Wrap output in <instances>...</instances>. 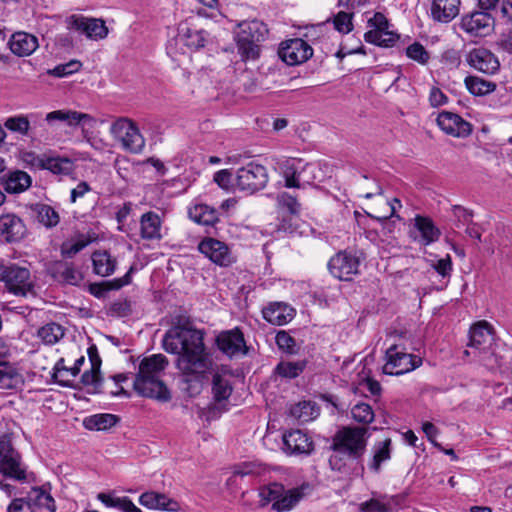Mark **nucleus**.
<instances>
[{
  "label": "nucleus",
  "instance_id": "nucleus-1",
  "mask_svg": "<svg viewBox=\"0 0 512 512\" xmlns=\"http://www.w3.org/2000/svg\"><path fill=\"white\" fill-rule=\"evenodd\" d=\"M162 343L166 352L178 355L176 366L186 381L200 384L210 367L202 332L189 325H175L165 333Z\"/></svg>",
  "mask_w": 512,
  "mask_h": 512
},
{
  "label": "nucleus",
  "instance_id": "nucleus-2",
  "mask_svg": "<svg viewBox=\"0 0 512 512\" xmlns=\"http://www.w3.org/2000/svg\"><path fill=\"white\" fill-rule=\"evenodd\" d=\"M468 346L477 352L478 361L489 370L507 368L512 351L494 341L493 327L485 320L471 326Z\"/></svg>",
  "mask_w": 512,
  "mask_h": 512
},
{
  "label": "nucleus",
  "instance_id": "nucleus-3",
  "mask_svg": "<svg viewBox=\"0 0 512 512\" xmlns=\"http://www.w3.org/2000/svg\"><path fill=\"white\" fill-rule=\"evenodd\" d=\"M168 365V360L163 354H153L141 360L138 373L133 383L134 390L142 397L167 402L171 395L163 381L161 373Z\"/></svg>",
  "mask_w": 512,
  "mask_h": 512
},
{
  "label": "nucleus",
  "instance_id": "nucleus-4",
  "mask_svg": "<svg viewBox=\"0 0 512 512\" xmlns=\"http://www.w3.org/2000/svg\"><path fill=\"white\" fill-rule=\"evenodd\" d=\"M367 429L360 426H343L332 438L331 449L352 461H360L367 447Z\"/></svg>",
  "mask_w": 512,
  "mask_h": 512
},
{
  "label": "nucleus",
  "instance_id": "nucleus-5",
  "mask_svg": "<svg viewBox=\"0 0 512 512\" xmlns=\"http://www.w3.org/2000/svg\"><path fill=\"white\" fill-rule=\"evenodd\" d=\"M268 28L257 19L241 21L234 31L237 49L243 59H256L259 56V43L266 39Z\"/></svg>",
  "mask_w": 512,
  "mask_h": 512
},
{
  "label": "nucleus",
  "instance_id": "nucleus-6",
  "mask_svg": "<svg viewBox=\"0 0 512 512\" xmlns=\"http://www.w3.org/2000/svg\"><path fill=\"white\" fill-rule=\"evenodd\" d=\"M386 363L383 373L387 375H403L419 368L423 360L420 356L406 352V348L399 344L391 345L385 353Z\"/></svg>",
  "mask_w": 512,
  "mask_h": 512
},
{
  "label": "nucleus",
  "instance_id": "nucleus-7",
  "mask_svg": "<svg viewBox=\"0 0 512 512\" xmlns=\"http://www.w3.org/2000/svg\"><path fill=\"white\" fill-rule=\"evenodd\" d=\"M363 254L348 250H340L335 253L327 263L329 273L337 280L352 281L360 274Z\"/></svg>",
  "mask_w": 512,
  "mask_h": 512
},
{
  "label": "nucleus",
  "instance_id": "nucleus-8",
  "mask_svg": "<svg viewBox=\"0 0 512 512\" xmlns=\"http://www.w3.org/2000/svg\"><path fill=\"white\" fill-rule=\"evenodd\" d=\"M367 25L371 29L364 33L365 42L381 48H393L400 42V35L389 30L390 23L383 13H374Z\"/></svg>",
  "mask_w": 512,
  "mask_h": 512
},
{
  "label": "nucleus",
  "instance_id": "nucleus-9",
  "mask_svg": "<svg viewBox=\"0 0 512 512\" xmlns=\"http://www.w3.org/2000/svg\"><path fill=\"white\" fill-rule=\"evenodd\" d=\"M110 133L122 148L131 153L142 152L145 140L137 125L128 118L117 119L110 127Z\"/></svg>",
  "mask_w": 512,
  "mask_h": 512
},
{
  "label": "nucleus",
  "instance_id": "nucleus-10",
  "mask_svg": "<svg viewBox=\"0 0 512 512\" xmlns=\"http://www.w3.org/2000/svg\"><path fill=\"white\" fill-rule=\"evenodd\" d=\"M268 180L267 168L253 161L239 168L236 173V187L248 194L265 188Z\"/></svg>",
  "mask_w": 512,
  "mask_h": 512
},
{
  "label": "nucleus",
  "instance_id": "nucleus-11",
  "mask_svg": "<svg viewBox=\"0 0 512 512\" xmlns=\"http://www.w3.org/2000/svg\"><path fill=\"white\" fill-rule=\"evenodd\" d=\"M6 274L5 287L15 296L35 297L37 295L36 282L29 269L18 265H10Z\"/></svg>",
  "mask_w": 512,
  "mask_h": 512
},
{
  "label": "nucleus",
  "instance_id": "nucleus-12",
  "mask_svg": "<svg viewBox=\"0 0 512 512\" xmlns=\"http://www.w3.org/2000/svg\"><path fill=\"white\" fill-rule=\"evenodd\" d=\"M495 19L490 12L473 10L462 15L460 29L470 37H486L494 30Z\"/></svg>",
  "mask_w": 512,
  "mask_h": 512
},
{
  "label": "nucleus",
  "instance_id": "nucleus-13",
  "mask_svg": "<svg viewBox=\"0 0 512 512\" xmlns=\"http://www.w3.org/2000/svg\"><path fill=\"white\" fill-rule=\"evenodd\" d=\"M66 28L85 35L88 39L99 41L107 37L109 30L102 19L73 14L65 19Z\"/></svg>",
  "mask_w": 512,
  "mask_h": 512
},
{
  "label": "nucleus",
  "instance_id": "nucleus-14",
  "mask_svg": "<svg viewBox=\"0 0 512 512\" xmlns=\"http://www.w3.org/2000/svg\"><path fill=\"white\" fill-rule=\"evenodd\" d=\"M233 391L232 373L229 369L222 367L212 377V394L214 404L212 409L220 412L226 411V403Z\"/></svg>",
  "mask_w": 512,
  "mask_h": 512
},
{
  "label": "nucleus",
  "instance_id": "nucleus-15",
  "mask_svg": "<svg viewBox=\"0 0 512 512\" xmlns=\"http://www.w3.org/2000/svg\"><path fill=\"white\" fill-rule=\"evenodd\" d=\"M45 121L50 128H55L57 122H64L69 127L80 126L83 130L95 127L96 120L90 114L74 110H55L45 115Z\"/></svg>",
  "mask_w": 512,
  "mask_h": 512
},
{
  "label": "nucleus",
  "instance_id": "nucleus-16",
  "mask_svg": "<svg viewBox=\"0 0 512 512\" xmlns=\"http://www.w3.org/2000/svg\"><path fill=\"white\" fill-rule=\"evenodd\" d=\"M278 54L285 63L293 66L308 60L313 54V49L304 40L295 38L282 42Z\"/></svg>",
  "mask_w": 512,
  "mask_h": 512
},
{
  "label": "nucleus",
  "instance_id": "nucleus-17",
  "mask_svg": "<svg viewBox=\"0 0 512 512\" xmlns=\"http://www.w3.org/2000/svg\"><path fill=\"white\" fill-rule=\"evenodd\" d=\"M198 250L213 263L227 267L234 262L229 247L222 241L207 237L198 245Z\"/></svg>",
  "mask_w": 512,
  "mask_h": 512
},
{
  "label": "nucleus",
  "instance_id": "nucleus-18",
  "mask_svg": "<svg viewBox=\"0 0 512 512\" xmlns=\"http://www.w3.org/2000/svg\"><path fill=\"white\" fill-rule=\"evenodd\" d=\"M466 61L470 67L487 75L495 74L500 68L497 56L484 47L471 49L466 55Z\"/></svg>",
  "mask_w": 512,
  "mask_h": 512
},
{
  "label": "nucleus",
  "instance_id": "nucleus-19",
  "mask_svg": "<svg viewBox=\"0 0 512 512\" xmlns=\"http://www.w3.org/2000/svg\"><path fill=\"white\" fill-rule=\"evenodd\" d=\"M436 122L444 133L453 137L464 138L472 133L471 123L463 119L460 115L450 111L440 112Z\"/></svg>",
  "mask_w": 512,
  "mask_h": 512
},
{
  "label": "nucleus",
  "instance_id": "nucleus-20",
  "mask_svg": "<svg viewBox=\"0 0 512 512\" xmlns=\"http://www.w3.org/2000/svg\"><path fill=\"white\" fill-rule=\"evenodd\" d=\"M216 342L218 348L229 357H240L247 353L244 335L238 328L221 332Z\"/></svg>",
  "mask_w": 512,
  "mask_h": 512
},
{
  "label": "nucleus",
  "instance_id": "nucleus-21",
  "mask_svg": "<svg viewBox=\"0 0 512 512\" xmlns=\"http://www.w3.org/2000/svg\"><path fill=\"white\" fill-rule=\"evenodd\" d=\"M23 220L13 213L0 216V236L8 243L18 242L26 235Z\"/></svg>",
  "mask_w": 512,
  "mask_h": 512
},
{
  "label": "nucleus",
  "instance_id": "nucleus-22",
  "mask_svg": "<svg viewBox=\"0 0 512 512\" xmlns=\"http://www.w3.org/2000/svg\"><path fill=\"white\" fill-rule=\"evenodd\" d=\"M460 5L461 0H432L429 16L434 22L450 23L458 16Z\"/></svg>",
  "mask_w": 512,
  "mask_h": 512
},
{
  "label": "nucleus",
  "instance_id": "nucleus-23",
  "mask_svg": "<svg viewBox=\"0 0 512 512\" xmlns=\"http://www.w3.org/2000/svg\"><path fill=\"white\" fill-rule=\"evenodd\" d=\"M414 227L419 232V238L414 237L423 246H429L437 242L442 233L434 221L428 217L417 214L414 218Z\"/></svg>",
  "mask_w": 512,
  "mask_h": 512
},
{
  "label": "nucleus",
  "instance_id": "nucleus-24",
  "mask_svg": "<svg viewBox=\"0 0 512 512\" xmlns=\"http://www.w3.org/2000/svg\"><path fill=\"white\" fill-rule=\"evenodd\" d=\"M139 503L150 510H161L176 512L180 510V505L177 501L169 498L163 493L155 491H147L140 495Z\"/></svg>",
  "mask_w": 512,
  "mask_h": 512
},
{
  "label": "nucleus",
  "instance_id": "nucleus-25",
  "mask_svg": "<svg viewBox=\"0 0 512 512\" xmlns=\"http://www.w3.org/2000/svg\"><path fill=\"white\" fill-rule=\"evenodd\" d=\"M284 450L290 454H309L313 443L309 436L301 430H292L283 435Z\"/></svg>",
  "mask_w": 512,
  "mask_h": 512
},
{
  "label": "nucleus",
  "instance_id": "nucleus-26",
  "mask_svg": "<svg viewBox=\"0 0 512 512\" xmlns=\"http://www.w3.org/2000/svg\"><path fill=\"white\" fill-rule=\"evenodd\" d=\"M9 47L13 54L25 57L31 55L39 47V42L35 35L19 31L11 36Z\"/></svg>",
  "mask_w": 512,
  "mask_h": 512
},
{
  "label": "nucleus",
  "instance_id": "nucleus-27",
  "mask_svg": "<svg viewBox=\"0 0 512 512\" xmlns=\"http://www.w3.org/2000/svg\"><path fill=\"white\" fill-rule=\"evenodd\" d=\"M50 274L58 281L78 285L83 280L82 273L72 263L55 261L49 266Z\"/></svg>",
  "mask_w": 512,
  "mask_h": 512
},
{
  "label": "nucleus",
  "instance_id": "nucleus-28",
  "mask_svg": "<svg viewBox=\"0 0 512 512\" xmlns=\"http://www.w3.org/2000/svg\"><path fill=\"white\" fill-rule=\"evenodd\" d=\"M262 314L269 323L281 326L293 319L295 310L285 303L275 302L265 307Z\"/></svg>",
  "mask_w": 512,
  "mask_h": 512
},
{
  "label": "nucleus",
  "instance_id": "nucleus-29",
  "mask_svg": "<svg viewBox=\"0 0 512 512\" xmlns=\"http://www.w3.org/2000/svg\"><path fill=\"white\" fill-rule=\"evenodd\" d=\"M162 222L159 215L153 211L144 213L140 218V235L146 240H160Z\"/></svg>",
  "mask_w": 512,
  "mask_h": 512
},
{
  "label": "nucleus",
  "instance_id": "nucleus-30",
  "mask_svg": "<svg viewBox=\"0 0 512 512\" xmlns=\"http://www.w3.org/2000/svg\"><path fill=\"white\" fill-rule=\"evenodd\" d=\"M189 218L197 224L213 226L218 222V213L213 208L203 203H193L188 209Z\"/></svg>",
  "mask_w": 512,
  "mask_h": 512
},
{
  "label": "nucleus",
  "instance_id": "nucleus-31",
  "mask_svg": "<svg viewBox=\"0 0 512 512\" xmlns=\"http://www.w3.org/2000/svg\"><path fill=\"white\" fill-rule=\"evenodd\" d=\"M23 384V377L9 362L0 359V389H17Z\"/></svg>",
  "mask_w": 512,
  "mask_h": 512
},
{
  "label": "nucleus",
  "instance_id": "nucleus-32",
  "mask_svg": "<svg viewBox=\"0 0 512 512\" xmlns=\"http://www.w3.org/2000/svg\"><path fill=\"white\" fill-rule=\"evenodd\" d=\"M93 272L101 277H107L114 273L117 261L105 250L95 251L92 256Z\"/></svg>",
  "mask_w": 512,
  "mask_h": 512
},
{
  "label": "nucleus",
  "instance_id": "nucleus-33",
  "mask_svg": "<svg viewBox=\"0 0 512 512\" xmlns=\"http://www.w3.org/2000/svg\"><path fill=\"white\" fill-rule=\"evenodd\" d=\"M305 487H297L286 490L283 486V493L276 503L272 505V509L276 512H287L292 510L304 497Z\"/></svg>",
  "mask_w": 512,
  "mask_h": 512
},
{
  "label": "nucleus",
  "instance_id": "nucleus-34",
  "mask_svg": "<svg viewBox=\"0 0 512 512\" xmlns=\"http://www.w3.org/2000/svg\"><path fill=\"white\" fill-rule=\"evenodd\" d=\"M31 183V177L26 172L17 170L7 175L3 186L6 192L17 194L27 190Z\"/></svg>",
  "mask_w": 512,
  "mask_h": 512
},
{
  "label": "nucleus",
  "instance_id": "nucleus-35",
  "mask_svg": "<svg viewBox=\"0 0 512 512\" xmlns=\"http://www.w3.org/2000/svg\"><path fill=\"white\" fill-rule=\"evenodd\" d=\"M301 169H303V163L300 159H290L285 161L282 167V174L285 180V187L299 188L301 186Z\"/></svg>",
  "mask_w": 512,
  "mask_h": 512
},
{
  "label": "nucleus",
  "instance_id": "nucleus-36",
  "mask_svg": "<svg viewBox=\"0 0 512 512\" xmlns=\"http://www.w3.org/2000/svg\"><path fill=\"white\" fill-rule=\"evenodd\" d=\"M464 84L469 93L474 96H486L497 88L495 82L473 75L465 77Z\"/></svg>",
  "mask_w": 512,
  "mask_h": 512
},
{
  "label": "nucleus",
  "instance_id": "nucleus-37",
  "mask_svg": "<svg viewBox=\"0 0 512 512\" xmlns=\"http://www.w3.org/2000/svg\"><path fill=\"white\" fill-rule=\"evenodd\" d=\"M118 417L110 413L94 414L83 420V425L88 430L105 431L116 425Z\"/></svg>",
  "mask_w": 512,
  "mask_h": 512
},
{
  "label": "nucleus",
  "instance_id": "nucleus-38",
  "mask_svg": "<svg viewBox=\"0 0 512 512\" xmlns=\"http://www.w3.org/2000/svg\"><path fill=\"white\" fill-rule=\"evenodd\" d=\"M0 473L6 477L19 481L25 479V470L20 466V458L17 452L9 457L1 459Z\"/></svg>",
  "mask_w": 512,
  "mask_h": 512
},
{
  "label": "nucleus",
  "instance_id": "nucleus-39",
  "mask_svg": "<svg viewBox=\"0 0 512 512\" xmlns=\"http://www.w3.org/2000/svg\"><path fill=\"white\" fill-rule=\"evenodd\" d=\"M74 162L67 157L46 155L44 168L56 175H69L74 171Z\"/></svg>",
  "mask_w": 512,
  "mask_h": 512
},
{
  "label": "nucleus",
  "instance_id": "nucleus-40",
  "mask_svg": "<svg viewBox=\"0 0 512 512\" xmlns=\"http://www.w3.org/2000/svg\"><path fill=\"white\" fill-rule=\"evenodd\" d=\"M64 334V328L55 322L47 323L40 327L37 331V337L45 345L56 344L60 339L64 337Z\"/></svg>",
  "mask_w": 512,
  "mask_h": 512
},
{
  "label": "nucleus",
  "instance_id": "nucleus-41",
  "mask_svg": "<svg viewBox=\"0 0 512 512\" xmlns=\"http://www.w3.org/2000/svg\"><path fill=\"white\" fill-rule=\"evenodd\" d=\"M27 499L31 502V506L33 508H45L48 512L56 511V505L53 497L42 488H33L28 493Z\"/></svg>",
  "mask_w": 512,
  "mask_h": 512
},
{
  "label": "nucleus",
  "instance_id": "nucleus-42",
  "mask_svg": "<svg viewBox=\"0 0 512 512\" xmlns=\"http://www.w3.org/2000/svg\"><path fill=\"white\" fill-rule=\"evenodd\" d=\"M317 409L310 401H301L291 406L289 415L301 423L313 420L316 417Z\"/></svg>",
  "mask_w": 512,
  "mask_h": 512
},
{
  "label": "nucleus",
  "instance_id": "nucleus-43",
  "mask_svg": "<svg viewBox=\"0 0 512 512\" xmlns=\"http://www.w3.org/2000/svg\"><path fill=\"white\" fill-rule=\"evenodd\" d=\"M37 214V220L46 228H53L60 222V216L58 212L47 204H39L35 207Z\"/></svg>",
  "mask_w": 512,
  "mask_h": 512
},
{
  "label": "nucleus",
  "instance_id": "nucleus-44",
  "mask_svg": "<svg viewBox=\"0 0 512 512\" xmlns=\"http://www.w3.org/2000/svg\"><path fill=\"white\" fill-rule=\"evenodd\" d=\"M391 444L390 438H386L378 444L369 468L374 472H379L381 464L391 458Z\"/></svg>",
  "mask_w": 512,
  "mask_h": 512
},
{
  "label": "nucleus",
  "instance_id": "nucleus-45",
  "mask_svg": "<svg viewBox=\"0 0 512 512\" xmlns=\"http://www.w3.org/2000/svg\"><path fill=\"white\" fill-rule=\"evenodd\" d=\"M178 41L190 49H199L204 47L206 37L202 30L187 28L179 35Z\"/></svg>",
  "mask_w": 512,
  "mask_h": 512
},
{
  "label": "nucleus",
  "instance_id": "nucleus-46",
  "mask_svg": "<svg viewBox=\"0 0 512 512\" xmlns=\"http://www.w3.org/2000/svg\"><path fill=\"white\" fill-rule=\"evenodd\" d=\"M281 493H283V485L279 483H271L269 485H265L259 488L258 495L260 498V505L262 507L268 505L269 503H276L279 497H281Z\"/></svg>",
  "mask_w": 512,
  "mask_h": 512
},
{
  "label": "nucleus",
  "instance_id": "nucleus-47",
  "mask_svg": "<svg viewBox=\"0 0 512 512\" xmlns=\"http://www.w3.org/2000/svg\"><path fill=\"white\" fill-rule=\"evenodd\" d=\"M258 466L253 462H244L233 467L232 475L227 479L226 485L233 487L237 485L238 478L258 473Z\"/></svg>",
  "mask_w": 512,
  "mask_h": 512
},
{
  "label": "nucleus",
  "instance_id": "nucleus-48",
  "mask_svg": "<svg viewBox=\"0 0 512 512\" xmlns=\"http://www.w3.org/2000/svg\"><path fill=\"white\" fill-rule=\"evenodd\" d=\"M278 208L291 216H297L300 213L301 205L296 196L287 192H281L277 195Z\"/></svg>",
  "mask_w": 512,
  "mask_h": 512
},
{
  "label": "nucleus",
  "instance_id": "nucleus-49",
  "mask_svg": "<svg viewBox=\"0 0 512 512\" xmlns=\"http://www.w3.org/2000/svg\"><path fill=\"white\" fill-rule=\"evenodd\" d=\"M353 419L358 423L369 424L374 420V411L367 403H358L351 409Z\"/></svg>",
  "mask_w": 512,
  "mask_h": 512
},
{
  "label": "nucleus",
  "instance_id": "nucleus-50",
  "mask_svg": "<svg viewBox=\"0 0 512 512\" xmlns=\"http://www.w3.org/2000/svg\"><path fill=\"white\" fill-rule=\"evenodd\" d=\"M93 241L89 236H80L76 241L72 243H64L61 248V253L66 258H71L84 249Z\"/></svg>",
  "mask_w": 512,
  "mask_h": 512
},
{
  "label": "nucleus",
  "instance_id": "nucleus-51",
  "mask_svg": "<svg viewBox=\"0 0 512 512\" xmlns=\"http://www.w3.org/2000/svg\"><path fill=\"white\" fill-rule=\"evenodd\" d=\"M406 56L421 65L427 64L430 58L425 47L419 42H414L406 48Z\"/></svg>",
  "mask_w": 512,
  "mask_h": 512
},
{
  "label": "nucleus",
  "instance_id": "nucleus-52",
  "mask_svg": "<svg viewBox=\"0 0 512 512\" xmlns=\"http://www.w3.org/2000/svg\"><path fill=\"white\" fill-rule=\"evenodd\" d=\"M100 380V360L91 359V368L82 374L81 382L85 386H97Z\"/></svg>",
  "mask_w": 512,
  "mask_h": 512
},
{
  "label": "nucleus",
  "instance_id": "nucleus-53",
  "mask_svg": "<svg viewBox=\"0 0 512 512\" xmlns=\"http://www.w3.org/2000/svg\"><path fill=\"white\" fill-rule=\"evenodd\" d=\"M4 125L10 131L19 132L22 135H27L30 129V122L28 118L23 115L8 118Z\"/></svg>",
  "mask_w": 512,
  "mask_h": 512
},
{
  "label": "nucleus",
  "instance_id": "nucleus-54",
  "mask_svg": "<svg viewBox=\"0 0 512 512\" xmlns=\"http://www.w3.org/2000/svg\"><path fill=\"white\" fill-rule=\"evenodd\" d=\"M452 212L455 217L454 225L456 228L461 229V228H465L469 224H472V222H473L472 211H469L460 205H454V206H452Z\"/></svg>",
  "mask_w": 512,
  "mask_h": 512
},
{
  "label": "nucleus",
  "instance_id": "nucleus-55",
  "mask_svg": "<svg viewBox=\"0 0 512 512\" xmlns=\"http://www.w3.org/2000/svg\"><path fill=\"white\" fill-rule=\"evenodd\" d=\"M82 67V63L79 60H71L64 64H59L54 67L49 73L55 77H66L73 73L78 72Z\"/></svg>",
  "mask_w": 512,
  "mask_h": 512
},
{
  "label": "nucleus",
  "instance_id": "nucleus-56",
  "mask_svg": "<svg viewBox=\"0 0 512 512\" xmlns=\"http://www.w3.org/2000/svg\"><path fill=\"white\" fill-rule=\"evenodd\" d=\"M302 370V364L293 362H280L275 368V372L278 375L290 379L297 377L302 372Z\"/></svg>",
  "mask_w": 512,
  "mask_h": 512
},
{
  "label": "nucleus",
  "instance_id": "nucleus-57",
  "mask_svg": "<svg viewBox=\"0 0 512 512\" xmlns=\"http://www.w3.org/2000/svg\"><path fill=\"white\" fill-rule=\"evenodd\" d=\"M109 313L115 317H126L132 313L131 302L127 299H118L111 303Z\"/></svg>",
  "mask_w": 512,
  "mask_h": 512
},
{
  "label": "nucleus",
  "instance_id": "nucleus-58",
  "mask_svg": "<svg viewBox=\"0 0 512 512\" xmlns=\"http://www.w3.org/2000/svg\"><path fill=\"white\" fill-rule=\"evenodd\" d=\"M275 341L279 349L293 354L296 352V342L286 331H279L276 334Z\"/></svg>",
  "mask_w": 512,
  "mask_h": 512
},
{
  "label": "nucleus",
  "instance_id": "nucleus-59",
  "mask_svg": "<svg viewBox=\"0 0 512 512\" xmlns=\"http://www.w3.org/2000/svg\"><path fill=\"white\" fill-rule=\"evenodd\" d=\"M334 27L341 33H349L353 29L352 14L339 12L334 18Z\"/></svg>",
  "mask_w": 512,
  "mask_h": 512
},
{
  "label": "nucleus",
  "instance_id": "nucleus-60",
  "mask_svg": "<svg viewBox=\"0 0 512 512\" xmlns=\"http://www.w3.org/2000/svg\"><path fill=\"white\" fill-rule=\"evenodd\" d=\"M359 509L361 512H392L389 505L374 498L362 502Z\"/></svg>",
  "mask_w": 512,
  "mask_h": 512
},
{
  "label": "nucleus",
  "instance_id": "nucleus-61",
  "mask_svg": "<svg viewBox=\"0 0 512 512\" xmlns=\"http://www.w3.org/2000/svg\"><path fill=\"white\" fill-rule=\"evenodd\" d=\"M213 180L222 189L228 190L232 187V173L228 169L216 172Z\"/></svg>",
  "mask_w": 512,
  "mask_h": 512
},
{
  "label": "nucleus",
  "instance_id": "nucleus-62",
  "mask_svg": "<svg viewBox=\"0 0 512 512\" xmlns=\"http://www.w3.org/2000/svg\"><path fill=\"white\" fill-rule=\"evenodd\" d=\"M433 268L443 278L450 277L451 272H452V259H451V256L449 254H447L444 258L439 259L433 265Z\"/></svg>",
  "mask_w": 512,
  "mask_h": 512
},
{
  "label": "nucleus",
  "instance_id": "nucleus-63",
  "mask_svg": "<svg viewBox=\"0 0 512 512\" xmlns=\"http://www.w3.org/2000/svg\"><path fill=\"white\" fill-rule=\"evenodd\" d=\"M447 95L438 87L433 86L429 92V103L432 107H439L447 104Z\"/></svg>",
  "mask_w": 512,
  "mask_h": 512
},
{
  "label": "nucleus",
  "instance_id": "nucleus-64",
  "mask_svg": "<svg viewBox=\"0 0 512 512\" xmlns=\"http://www.w3.org/2000/svg\"><path fill=\"white\" fill-rule=\"evenodd\" d=\"M8 512H35L31 502L24 499H15L8 506Z\"/></svg>",
  "mask_w": 512,
  "mask_h": 512
}]
</instances>
